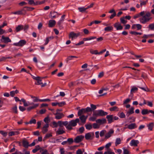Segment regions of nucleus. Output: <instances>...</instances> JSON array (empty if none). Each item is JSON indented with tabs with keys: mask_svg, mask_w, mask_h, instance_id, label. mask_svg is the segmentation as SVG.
<instances>
[{
	"mask_svg": "<svg viewBox=\"0 0 154 154\" xmlns=\"http://www.w3.org/2000/svg\"><path fill=\"white\" fill-rule=\"evenodd\" d=\"M151 15V14L149 12H144V14L139 18V20L141 23L145 24L152 19Z\"/></svg>",
	"mask_w": 154,
	"mask_h": 154,
	"instance_id": "obj_1",
	"label": "nucleus"
},
{
	"mask_svg": "<svg viewBox=\"0 0 154 154\" xmlns=\"http://www.w3.org/2000/svg\"><path fill=\"white\" fill-rule=\"evenodd\" d=\"M108 113L106 112H104L102 110H99L94 111V115L96 116H103L106 115Z\"/></svg>",
	"mask_w": 154,
	"mask_h": 154,
	"instance_id": "obj_2",
	"label": "nucleus"
},
{
	"mask_svg": "<svg viewBox=\"0 0 154 154\" xmlns=\"http://www.w3.org/2000/svg\"><path fill=\"white\" fill-rule=\"evenodd\" d=\"M80 33L78 32L77 33H75L73 32H70L69 35V38H71L72 40H73L74 38H76L78 37L80 35Z\"/></svg>",
	"mask_w": 154,
	"mask_h": 154,
	"instance_id": "obj_3",
	"label": "nucleus"
},
{
	"mask_svg": "<svg viewBox=\"0 0 154 154\" xmlns=\"http://www.w3.org/2000/svg\"><path fill=\"white\" fill-rule=\"evenodd\" d=\"M94 137V132L88 133L85 134V137L86 140H92Z\"/></svg>",
	"mask_w": 154,
	"mask_h": 154,
	"instance_id": "obj_4",
	"label": "nucleus"
},
{
	"mask_svg": "<svg viewBox=\"0 0 154 154\" xmlns=\"http://www.w3.org/2000/svg\"><path fill=\"white\" fill-rule=\"evenodd\" d=\"M26 43V41L24 40H20L18 42L15 43L13 44V45L15 46L22 47Z\"/></svg>",
	"mask_w": 154,
	"mask_h": 154,
	"instance_id": "obj_5",
	"label": "nucleus"
},
{
	"mask_svg": "<svg viewBox=\"0 0 154 154\" xmlns=\"http://www.w3.org/2000/svg\"><path fill=\"white\" fill-rule=\"evenodd\" d=\"M84 137L82 135L77 136L74 139V141L75 143H79L82 141Z\"/></svg>",
	"mask_w": 154,
	"mask_h": 154,
	"instance_id": "obj_6",
	"label": "nucleus"
},
{
	"mask_svg": "<svg viewBox=\"0 0 154 154\" xmlns=\"http://www.w3.org/2000/svg\"><path fill=\"white\" fill-rule=\"evenodd\" d=\"M80 120L79 119L77 118L75 120H73L71 121L69 124L72 126L75 127L77 125V123H79Z\"/></svg>",
	"mask_w": 154,
	"mask_h": 154,
	"instance_id": "obj_7",
	"label": "nucleus"
},
{
	"mask_svg": "<svg viewBox=\"0 0 154 154\" xmlns=\"http://www.w3.org/2000/svg\"><path fill=\"white\" fill-rule=\"evenodd\" d=\"M55 115V118L57 119H60L63 117L64 115L63 113L62 112H57L54 114Z\"/></svg>",
	"mask_w": 154,
	"mask_h": 154,
	"instance_id": "obj_8",
	"label": "nucleus"
},
{
	"mask_svg": "<svg viewBox=\"0 0 154 154\" xmlns=\"http://www.w3.org/2000/svg\"><path fill=\"white\" fill-rule=\"evenodd\" d=\"M30 105H32V106H29L27 108V110L28 111H30L32 109L36 108L39 106L38 104L34 103H30Z\"/></svg>",
	"mask_w": 154,
	"mask_h": 154,
	"instance_id": "obj_9",
	"label": "nucleus"
},
{
	"mask_svg": "<svg viewBox=\"0 0 154 154\" xmlns=\"http://www.w3.org/2000/svg\"><path fill=\"white\" fill-rule=\"evenodd\" d=\"M126 125L128 126L127 128L130 130L133 129L134 128H136L137 127V126L136 124L135 123H131L128 125H126Z\"/></svg>",
	"mask_w": 154,
	"mask_h": 154,
	"instance_id": "obj_10",
	"label": "nucleus"
},
{
	"mask_svg": "<svg viewBox=\"0 0 154 154\" xmlns=\"http://www.w3.org/2000/svg\"><path fill=\"white\" fill-rule=\"evenodd\" d=\"M59 14L55 11H51L50 14V17L51 19L55 18Z\"/></svg>",
	"mask_w": 154,
	"mask_h": 154,
	"instance_id": "obj_11",
	"label": "nucleus"
},
{
	"mask_svg": "<svg viewBox=\"0 0 154 154\" xmlns=\"http://www.w3.org/2000/svg\"><path fill=\"white\" fill-rule=\"evenodd\" d=\"M114 132L113 129H110L108 133L106 134L105 138L107 139L109 138L111 136L112 134L114 133Z\"/></svg>",
	"mask_w": 154,
	"mask_h": 154,
	"instance_id": "obj_12",
	"label": "nucleus"
},
{
	"mask_svg": "<svg viewBox=\"0 0 154 154\" xmlns=\"http://www.w3.org/2000/svg\"><path fill=\"white\" fill-rule=\"evenodd\" d=\"M114 27L117 30H120L123 29V27L121 26L119 22H117L114 25Z\"/></svg>",
	"mask_w": 154,
	"mask_h": 154,
	"instance_id": "obj_13",
	"label": "nucleus"
},
{
	"mask_svg": "<svg viewBox=\"0 0 154 154\" xmlns=\"http://www.w3.org/2000/svg\"><path fill=\"white\" fill-rule=\"evenodd\" d=\"M97 123L101 125L106 123V120L105 119H99L96 120Z\"/></svg>",
	"mask_w": 154,
	"mask_h": 154,
	"instance_id": "obj_14",
	"label": "nucleus"
},
{
	"mask_svg": "<svg viewBox=\"0 0 154 154\" xmlns=\"http://www.w3.org/2000/svg\"><path fill=\"white\" fill-rule=\"evenodd\" d=\"M139 143V142L138 140H131L130 144L131 146H137Z\"/></svg>",
	"mask_w": 154,
	"mask_h": 154,
	"instance_id": "obj_15",
	"label": "nucleus"
},
{
	"mask_svg": "<svg viewBox=\"0 0 154 154\" xmlns=\"http://www.w3.org/2000/svg\"><path fill=\"white\" fill-rule=\"evenodd\" d=\"M134 108L133 107H131L126 112V116L128 117L129 116L131 115L134 113Z\"/></svg>",
	"mask_w": 154,
	"mask_h": 154,
	"instance_id": "obj_16",
	"label": "nucleus"
},
{
	"mask_svg": "<svg viewBox=\"0 0 154 154\" xmlns=\"http://www.w3.org/2000/svg\"><path fill=\"white\" fill-rule=\"evenodd\" d=\"M37 83H35V84L38 85H41L42 87H44L46 86L47 85V84L46 83H45L44 84H43L42 82V80L40 79V78H39L38 79V80H37Z\"/></svg>",
	"mask_w": 154,
	"mask_h": 154,
	"instance_id": "obj_17",
	"label": "nucleus"
},
{
	"mask_svg": "<svg viewBox=\"0 0 154 154\" xmlns=\"http://www.w3.org/2000/svg\"><path fill=\"white\" fill-rule=\"evenodd\" d=\"M56 22L54 20H50L49 21L48 26L50 27L54 26L56 24Z\"/></svg>",
	"mask_w": 154,
	"mask_h": 154,
	"instance_id": "obj_18",
	"label": "nucleus"
},
{
	"mask_svg": "<svg viewBox=\"0 0 154 154\" xmlns=\"http://www.w3.org/2000/svg\"><path fill=\"white\" fill-rule=\"evenodd\" d=\"M106 118L107 119L109 123H111L113 122V116L112 115H107L106 116Z\"/></svg>",
	"mask_w": 154,
	"mask_h": 154,
	"instance_id": "obj_19",
	"label": "nucleus"
},
{
	"mask_svg": "<svg viewBox=\"0 0 154 154\" xmlns=\"http://www.w3.org/2000/svg\"><path fill=\"white\" fill-rule=\"evenodd\" d=\"M22 144L23 146L25 148H27L29 146V143L25 139L23 140Z\"/></svg>",
	"mask_w": 154,
	"mask_h": 154,
	"instance_id": "obj_20",
	"label": "nucleus"
},
{
	"mask_svg": "<svg viewBox=\"0 0 154 154\" xmlns=\"http://www.w3.org/2000/svg\"><path fill=\"white\" fill-rule=\"evenodd\" d=\"M65 132V131L62 128H59L56 132V134L58 135L62 134Z\"/></svg>",
	"mask_w": 154,
	"mask_h": 154,
	"instance_id": "obj_21",
	"label": "nucleus"
},
{
	"mask_svg": "<svg viewBox=\"0 0 154 154\" xmlns=\"http://www.w3.org/2000/svg\"><path fill=\"white\" fill-rule=\"evenodd\" d=\"M2 38L4 40V42L5 43H8L11 42V40L8 37H5L4 35L2 36Z\"/></svg>",
	"mask_w": 154,
	"mask_h": 154,
	"instance_id": "obj_22",
	"label": "nucleus"
},
{
	"mask_svg": "<svg viewBox=\"0 0 154 154\" xmlns=\"http://www.w3.org/2000/svg\"><path fill=\"white\" fill-rule=\"evenodd\" d=\"M144 14V11H143L141 12L140 13L137 14L135 15L134 17V18L135 19L137 18H138L140 17V16H142Z\"/></svg>",
	"mask_w": 154,
	"mask_h": 154,
	"instance_id": "obj_23",
	"label": "nucleus"
},
{
	"mask_svg": "<svg viewBox=\"0 0 154 154\" xmlns=\"http://www.w3.org/2000/svg\"><path fill=\"white\" fill-rule=\"evenodd\" d=\"M96 37L95 36H90L88 38H84L83 39V41H85L88 40H91L93 39L96 38Z\"/></svg>",
	"mask_w": 154,
	"mask_h": 154,
	"instance_id": "obj_24",
	"label": "nucleus"
},
{
	"mask_svg": "<svg viewBox=\"0 0 154 154\" xmlns=\"http://www.w3.org/2000/svg\"><path fill=\"white\" fill-rule=\"evenodd\" d=\"M12 112L15 114H17L18 111L17 110V107L16 105H15L14 106L12 107L11 108Z\"/></svg>",
	"mask_w": 154,
	"mask_h": 154,
	"instance_id": "obj_25",
	"label": "nucleus"
},
{
	"mask_svg": "<svg viewBox=\"0 0 154 154\" xmlns=\"http://www.w3.org/2000/svg\"><path fill=\"white\" fill-rule=\"evenodd\" d=\"M28 8L27 7H25L21 11H17L15 12H14V14H22V11H23L25 10V8Z\"/></svg>",
	"mask_w": 154,
	"mask_h": 154,
	"instance_id": "obj_26",
	"label": "nucleus"
},
{
	"mask_svg": "<svg viewBox=\"0 0 154 154\" xmlns=\"http://www.w3.org/2000/svg\"><path fill=\"white\" fill-rule=\"evenodd\" d=\"M104 30L106 32H109L113 30V27L112 26H108L105 28Z\"/></svg>",
	"mask_w": 154,
	"mask_h": 154,
	"instance_id": "obj_27",
	"label": "nucleus"
},
{
	"mask_svg": "<svg viewBox=\"0 0 154 154\" xmlns=\"http://www.w3.org/2000/svg\"><path fill=\"white\" fill-rule=\"evenodd\" d=\"M79 119H80L82 122L85 123L86 122V118H85V116L84 115H82L80 116Z\"/></svg>",
	"mask_w": 154,
	"mask_h": 154,
	"instance_id": "obj_28",
	"label": "nucleus"
},
{
	"mask_svg": "<svg viewBox=\"0 0 154 154\" xmlns=\"http://www.w3.org/2000/svg\"><path fill=\"white\" fill-rule=\"evenodd\" d=\"M78 9L80 12L82 13L87 12L86 11L87 9L86 8H85L84 7H79L78 8Z\"/></svg>",
	"mask_w": 154,
	"mask_h": 154,
	"instance_id": "obj_29",
	"label": "nucleus"
},
{
	"mask_svg": "<svg viewBox=\"0 0 154 154\" xmlns=\"http://www.w3.org/2000/svg\"><path fill=\"white\" fill-rule=\"evenodd\" d=\"M30 96L33 99V101L34 102H36L38 101H40V100H41L38 99L37 97H35L32 95H30Z\"/></svg>",
	"mask_w": 154,
	"mask_h": 154,
	"instance_id": "obj_30",
	"label": "nucleus"
},
{
	"mask_svg": "<svg viewBox=\"0 0 154 154\" xmlns=\"http://www.w3.org/2000/svg\"><path fill=\"white\" fill-rule=\"evenodd\" d=\"M121 140L119 138H117L116 140L115 143V146H117L118 145L120 144L121 143Z\"/></svg>",
	"mask_w": 154,
	"mask_h": 154,
	"instance_id": "obj_31",
	"label": "nucleus"
},
{
	"mask_svg": "<svg viewBox=\"0 0 154 154\" xmlns=\"http://www.w3.org/2000/svg\"><path fill=\"white\" fill-rule=\"evenodd\" d=\"M97 116H96L94 115V112L92 114V116L90 117L89 119V120L90 121H94L95 120Z\"/></svg>",
	"mask_w": 154,
	"mask_h": 154,
	"instance_id": "obj_32",
	"label": "nucleus"
},
{
	"mask_svg": "<svg viewBox=\"0 0 154 154\" xmlns=\"http://www.w3.org/2000/svg\"><path fill=\"white\" fill-rule=\"evenodd\" d=\"M148 127V129L151 131L152 130L154 126V124L153 123H150L147 125Z\"/></svg>",
	"mask_w": 154,
	"mask_h": 154,
	"instance_id": "obj_33",
	"label": "nucleus"
},
{
	"mask_svg": "<svg viewBox=\"0 0 154 154\" xmlns=\"http://www.w3.org/2000/svg\"><path fill=\"white\" fill-rule=\"evenodd\" d=\"M139 2L140 3V6L142 7V6H145L146 5V3L148 2V0H146L145 1L140 0Z\"/></svg>",
	"mask_w": 154,
	"mask_h": 154,
	"instance_id": "obj_34",
	"label": "nucleus"
},
{
	"mask_svg": "<svg viewBox=\"0 0 154 154\" xmlns=\"http://www.w3.org/2000/svg\"><path fill=\"white\" fill-rule=\"evenodd\" d=\"M23 26L22 25H18L16 29V32H18L21 30L23 29Z\"/></svg>",
	"mask_w": 154,
	"mask_h": 154,
	"instance_id": "obj_35",
	"label": "nucleus"
},
{
	"mask_svg": "<svg viewBox=\"0 0 154 154\" xmlns=\"http://www.w3.org/2000/svg\"><path fill=\"white\" fill-rule=\"evenodd\" d=\"M84 152L85 149H79L76 151V154H83V152Z\"/></svg>",
	"mask_w": 154,
	"mask_h": 154,
	"instance_id": "obj_36",
	"label": "nucleus"
},
{
	"mask_svg": "<svg viewBox=\"0 0 154 154\" xmlns=\"http://www.w3.org/2000/svg\"><path fill=\"white\" fill-rule=\"evenodd\" d=\"M28 1L29 4L30 5H38V2H36L35 3L33 0H28Z\"/></svg>",
	"mask_w": 154,
	"mask_h": 154,
	"instance_id": "obj_37",
	"label": "nucleus"
},
{
	"mask_svg": "<svg viewBox=\"0 0 154 154\" xmlns=\"http://www.w3.org/2000/svg\"><path fill=\"white\" fill-rule=\"evenodd\" d=\"M44 122L46 123H48L50 122L51 120L48 116L45 117L44 119Z\"/></svg>",
	"mask_w": 154,
	"mask_h": 154,
	"instance_id": "obj_38",
	"label": "nucleus"
},
{
	"mask_svg": "<svg viewBox=\"0 0 154 154\" xmlns=\"http://www.w3.org/2000/svg\"><path fill=\"white\" fill-rule=\"evenodd\" d=\"M149 113V110L146 109H144L141 111V113L143 115H146Z\"/></svg>",
	"mask_w": 154,
	"mask_h": 154,
	"instance_id": "obj_39",
	"label": "nucleus"
},
{
	"mask_svg": "<svg viewBox=\"0 0 154 154\" xmlns=\"http://www.w3.org/2000/svg\"><path fill=\"white\" fill-rule=\"evenodd\" d=\"M85 126L86 128L88 130H91L92 128V125L90 124H86L85 125Z\"/></svg>",
	"mask_w": 154,
	"mask_h": 154,
	"instance_id": "obj_40",
	"label": "nucleus"
},
{
	"mask_svg": "<svg viewBox=\"0 0 154 154\" xmlns=\"http://www.w3.org/2000/svg\"><path fill=\"white\" fill-rule=\"evenodd\" d=\"M40 152H41V154H49L47 150H44L42 148H41Z\"/></svg>",
	"mask_w": 154,
	"mask_h": 154,
	"instance_id": "obj_41",
	"label": "nucleus"
},
{
	"mask_svg": "<svg viewBox=\"0 0 154 154\" xmlns=\"http://www.w3.org/2000/svg\"><path fill=\"white\" fill-rule=\"evenodd\" d=\"M67 141L68 144L71 145L72 143L74 142V141L72 138H68L67 140Z\"/></svg>",
	"mask_w": 154,
	"mask_h": 154,
	"instance_id": "obj_42",
	"label": "nucleus"
},
{
	"mask_svg": "<svg viewBox=\"0 0 154 154\" xmlns=\"http://www.w3.org/2000/svg\"><path fill=\"white\" fill-rule=\"evenodd\" d=\"M90 51L91 53L92 54H98V52L97 50H93L92 49H90Z\"/></svg>",
	"mask_w": 154,
	"mask_h": 154,
	"instance_id": "obj_43",
	"label": "nucleus"
},
{
	"mask_svg": "<svg viewBox=\"0 0 154 154\" xmlns=\"http://www.w3.org/2000/svg\"><path fill=\"white\" fill-rule=\"evenodd\" d=\"M92 126L94 129L99 128H100V125H98L97 123H93Z\"/></svg>",
	"mask_w": 154,
	"mask_h": 154,
	"instance_id": "obj_44",
	"label": "nucleus"
},
{
	"mask_svg": "<svg viewBox=\"0 0 154 154\" xmlns=\"http://www.w3.org/2000/svg\"><path fill=\"white\" fill-rule=\"evenodd\" d=\"M21 100V101L23 102L24 104V106H27L30 105V103L29 104H28V103L26 102V100L24 99H22Z\"/></svg>",
	"mask_w": 154,
	"mask_h": 154,
	"instance_id": "obj_45",
	"label": "nucleus"
},
{
	"mask_svg": "<svg viewBox=\"0 0 154 154\" xmlns=\"http://www.w3.org/2000/svg\"><path fill=\"white\" fill-rule=\"evenodd\" d=\"M52 134L51 133L47 134L44 138V140H46L48 138L52 137Z\"/></svg>",
	"mask_w": 154,
	"mask_h": 154,
	"instance_id": "obj_46",
	"label": "nucleus"
},
{
	"mask_svg": "<svg viewBox=\"0 0 154 154\" xmlns=\"http://www.w3.org/2000/svg\"><path fill=\"white\" fill-rule=\"evenodd\" d=\"M110 149H107L106 151L104 152V154H115L114 152L110 151Z\"/></svg>",
	"mask_w": 154,
	"mask_h": 154,
	"instance_id": "obj_47",
	"label": "nucleus"
},
{
	"mask_svg": "<svg viewBox=\"0 0 154 154\" xmlns=\"http://www.w3.org/2000/svg\"><path fill=\"white\" fill-rule=\"evenodd\" d=\"M125 18L124 17H122L120 19L121 22L124 24H126L127 22V21L125 20Z\"/></svg>",
	"mask_w": 154,
	"mask_h": 154,
	"instance_id": "obj_48",
	"label": "nucleus"
},
{
	"mask_svg": "<svg viewBox=\"0 0 154 154\" xmlns=\"http://www.w3.org/2000/svg\"><path fill=\"white\" fill-rule=\"evenodd\" d=\"M138 90V88L136 87H133L131 89V93H133L135 92V91H137Z\"/></svg>",
	"mask_w": 154,
	"mask_h": 154,
	"instance_id": "obj_49",
	"label": "nucleus"
},
{
	"mask_svg": "<svg viewBox=\"0 0 154 154\" xmlns=\"http://www.w3.org/2000/svg\"><path fill=\"white\" fill-rule=\"evenodd\" d=\"M123 152L122 154H130L128 150L127 149L125 148H123Z\"/></svg>",
	"mask_w": 154,
	"mask_h": 154,
	"instance_id": "obj_50",
	"label": "nucleus"
},
{
	"mask_svg": "<svg viewBox=\"0 0 154 154\" xmlns=\"http://www.w3.org/2000/svg\"><path fill=\"white\" fill-rule=\"evenodd\" d=\"M119 117L122 118H125V115L123 112H121L119 115Z\"/></svg>",
	"mask_w": 154,
	"mask_h": 154,
	"instance_id": "obj_51",
	"label": "nucleus"
},
{
	"mask_svg": "<svg viewBox=\"0 0 154 154\" xmlns=\"http://www.w3.org/2000/svg\"><path fill=\"white\" fill-rule=\"evenodd\" d=\"M29 28V26L28 25H26L24 26H23V29L26 32Z\"/></svg>",
	"mask_w": 154,
	"mask_h": 154,
	"instance_id": "obj_52",
	"label": "nucleus"
},
{
	"mask_svg": "<svg viewBox=\"0 0 154 154\" xmlns=\"http://www.w3.org/2000/svg\"><path fill=\"white\" fill-rule=\"evenodd\" d=\"M106 132V131L105 130H103L101 131L100 133V136L102 137L103 136L105 133Z\"/></svg>",
	"mask_w": 154,
	"mask_h": 154,
	"instance_id": "obj_53",
	"label": "nucleus"
},
{
	"mask_svg": "<svg viewBox=\"0 0 154 154\" xmlns=\"http://www.w3.org/2000/svg\"><path fill=\"white\" fill-rule=\"evenodd\" d=\"M52 124L53 125V128H57L58 126V122L57 123L55 121L53 122Z\"/></svg>",
	"mask_w": 154,
	"mask_h": 154,
	"instance_id": "obj_54",
	"label": "nucleus"
},
{
	"mask_svg": "<svg viewBox=\"0 0 154 154\" xmlns=\"http://www.w3.org/2000/svg\"><path fill=\"white\" fill-rule=\"evenodd\" d=\"M63 121H59L58 122V125L60 127H63Z\"/></svg>",
	"mask_w": 154,
	"mask_h": 154,
	"instance_id": "obj_55",
	"label": "nucleus"
},
{
	"mask_svg": "<svg viewBox=\"0 0 154 154\" xmlns=\"http://www.w3.org/2000/svg\"><path fill=\"white\" fill-rule=\"evenodd\" d=\"M139 88L142 89L143 91H149V90L146 87V88H144L143 87H138Z\"/></svg>",
	"mask_w": 154,
	"mask_h": 154,
	"instance_id": "obj_56",
	"label": "nucleus"
},
{
	"mask_svg": "<svg viewBox=\"0 0 154 154\" xmlns=\"http://www.w3.org/2000/svg\"><path fill=\"white\" fill-rule=\"evenodd\" d=\"M29 124H35L36 123V120L35 119H32L29 122Z\"/></svg>",
	"mask_w": 154,
	"mask_h": 154,
	"instance_id": "obj_57",
	"label": "nucleus"
},
{
	"mask_svg": "<svg viewBox=\"0 0 154 154\" xmlns=\"http://www.w3.org/2000/svg\"><path fill=\"white\" fill-rule=\"evenodd\" d=\"M85 129L83 127H82L79 128V131L81 134H82L84 131Z\"/></svg>",
	"mask_w": 154,
	"mask_h": 154,
	"instance_id": "obj_58",
	"label": "nucleus"
},
{
	"mask_svg": "<svg viewBox=\"0 0 154 154\" xmlns=\"http://www.w3.org/2000/svg\"><path fill=\"white\" fill-rule=\"evenodd\" d=\"M91 108L92 109V111H94L97 108L96 105H94L93 104H91Z\"/></svg>",
	"mask_w": 154,
	"mask_h": 154,
	"instance_id": "obj_59",
	"label": "nucleus"
},
{
	"mask_svg": "<svg viewBox=\"0 0 154 154\" xmlns=\"http://www.w3.org/2000/svg\"><path fill=\"white\" fill-rule=\"evenodd\" d=\"M148 28L151 29L152 30L154 29V24L152 23L149 25Z\"/></svg>",
	"mask_w": 154,
	"mask_h": 154,
	"instance_id": "obj_60",
	"label": "nucleus"
},
{
	"mask_svg": "<svg viewBox=\"0 0 154 154\" xmlns=\"http://www.w3.org/2000/svg\"><path fill=\"white\" fill-rule=\"evenodd\" d=\"M66 104V103L64 101L60 103H59V106L60 107H62Z\"/></svg>",
	"mask_w": 154,
	"mask_h": 154,
	"instance_id": "obj_61",
	"label": "nucleus"
},
{
	"mask_svg": "<svg viewBox=\"0 0 154 154\" xmlns=\"http://www.w3.org/2000/svg\"><path fill=\"white\" fill-rule=\"evenodd\" d=\"M75 82H71L68 84V86L69 87H72L75 85Z\"/></svg>",
	"mask_w": 154,
	"mask_h": 154,
	"instance_id": "obj_62",
	"label": "nucleus"
},
{
	"mask_svg": "<svg viewBox=\"0 0 154 154\" xmlns=\"http://www.w3.org/2000/svg\"><path fill=\"white\" fill-rule=\"evenodd\" d=\"M131 101L129 98H127L123 102V104H126Z\"/></svg>",
	"mask_w": 154,
	"mask_h": 154,
	"instance_id": "obj_63",
	"label": "nucleus"
},
{
	"mask_svg": "<svg viewBox=\"0 0 154 154\" xmlns=\"http://www.w3.org/2000/svg\"><path fill=\"white\" fill-rule=\"evenodd\" d=\"M72 126L69 124L66 126V128L69 130H71L73 129Z\"/></svg>",
	"mask_w": 154,
	"mask_h": 154,
	"instance_id": "obj_64",
	"label": "nucleus"
}]
</instances>
